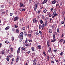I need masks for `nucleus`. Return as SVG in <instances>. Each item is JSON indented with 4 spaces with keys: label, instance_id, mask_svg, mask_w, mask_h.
Instances as JSON below:
<instances>
[{
    "label": "nucleus",
    "instance_id": "obj_16",
    "mask_svg": "<svg viewBox=\"0 0 65 65\" xmlns=\"http://www.w3.org/2000/svg\"><path fill=\"white\" fill-rule=\"evenodd\" d=\"M9 29V26H8L5 28V30H8Z\"/></svg>",
    "mask_w": 65,
    "mask_h": 65
},
{
    "label": "nucleus",
    "instance_id": "obj_10",
    "mask_svg": "<svg viewBox=\"0 0 65 65\" xmlns=\"http://www.w3.org/2000/svg\"><path fill=\"white\" fill-rule=\"evenodd\" d=\"M56 41V39L55 38H53V40L51 41L52 42H55Z\"/></svg>",
    "mask_w": 65,
    "mask_h": 65
},
{
    "label": "nucleus",
    "instance_id": "obj_4",
    "mask_svg": "<svg viewBox=\"0 0 65 65\" xmlns=\"http://www.w3.org/2000/svg\"><path fill=\"white\" fill-rule=\"evenodd\" d=\"M47 2V0H44V1L42 3V4H44V3H46Z\"/></svg>",
    "mask_w": 65,
    "mask_h": 65
},
{
    "label": "nucleus",
    "instance_id": "obj_59",
    "mask_svg": "<svg viewBox=\"0 0 65 65\" xmlns=\"http://www.w3.org/2000/svg\"><path fill=\"white\" fill-rule=\"evenodd\" d=\"M28 54H29V53H30V51H28L27 52Z\"/></svg>",
    "mask_w": 65,
    "mask_h": 65
},
{
    "label": "nucleus",
    "instance_id": "obj_32",
    "mask_svg": "<svg viewBox=\"0 0 65 65\" xmlns=\"http://www.w3.org/2000/svg\"><path fill=\"white\" fill-rule=\"evenodd\" d=\"M37 47H38L39 49H41V46L40 45L38 46Z\"/></svg>",
    "mask_w": 65,
    "mask_h": 65
},
{
    "label": "nucleus",
    "instance_id": "obj_62",
    "mask_svg": "<svg viewBox=\"0 0 65 65\" xmlns=\"http://www.w3.org/2000/svg\"><path fill=\"white\" fill-rule=\"evenodd\" d=\"M55 61L57 63H58V60L56 59L55 60Z\"/></svg>",
    "mask_w": 65,
    "mask_h": 65
},
{
    "label": "nucleus",
    "instance_id": "obj_42",
    "mask_svg": "<svg viewBox=\"0 0 65 65\" xmlns=\"http://www.w3.org/2000/svg\"><path fill=\"white\" fill-rule=\"evenodd\" d=\"M56 7H58L59 6V4H56Z\"/></svg>",
    "mask_w": 65,
    "mask_h": 65
},
{
    "label": "nucleus",
    "instance_id": "obj_20",
    "mask_svg": "<svg viewBox=\"0 0 65 65\" xmlns=\"http://www.w3.org/2000/svg\"><path fill=\"white\" fill-rule=\"evenodd\" d=\"M45 18V17L44 16V15H42V19L43 20H44V18Z\"/></svg>",
    "mask_w": 65,
    "mask_h": 65
},
{
    "label": "nucleus",
    "instance_id": "obj_33",
    "mask_svg": "<svg viewBox=\"0 0 65 65\" xmlns=\"http://www.w3.org/2000/svg\"><path fill=\"white\" fill-rule=\"evenodd\" d=\"M14 26H15V28H18V26L17 25H14Z\"/></svg>",
    "mask_w": 65,
    "mask_h": 65
},
{
    "label": "nucleus",
    "instance_id": "obj_48",
    "mask_svg": "<svg viewBox=\"0 0 65 65\" xmlns=\"http://www.w3.org/2000/svg\"><path fill=\"white\" fill-rule=\"evenodd\" d=\"M2 14H5V12H2Z\"/></svg>",
    "mask_w": 65,
    "mask_h": 65
},
{
    "label": "nucleus",
    "instance_id": "obj_31",
    "mask_svg": "<svg viewBox=\"0 0 65 65\" xmlns=\"http://www.w3.org/2000/svg\"><path fill=\"white\" fill-rule=\"evenodd\" d=\"M14 39V38L13 37H12V41H13Z\"/></svg>",
    "mask_w": 65,
    "mask_h": 65
},
{
    "label": "nucleus",
    "instance_id": "obj_54",
    "mask_svg": "<svg viewBox=\"0 0 65 65\" xmlns=\"http://www.w3.org/2000/svg\"><path fill=\"white\" fill-rule=\"evenodd\" d=\"M40 12V10H38V13H39V12Z\"/></svg>",
    "mask_w": 65,
    "mask_h": 65
},
{
    "label": "nucleus",
    "instance_id": "obj_35",
    "mask_svg": "<svg viewBox=\"0 0 65 65\" xmlns=\"http://www.w3.org/2000/svg\"><path fill=\"white\" fill-rule=\"evenodd\" d=\"M53 38H55V34H53Z\"/></svg>",
    "mask_w": 65,
    "mask_h": 65
},
{
    "label": "nucleus",
    "instance_id": "obj_49",
    "mask_svg": "<svg viewBox=\"0 0 65 65\" xmlns=\"http://www.w3.org/2000/svg\"><path fill=\"white\" fill-rule=\"evenodd\" d=\"M29 3H30L31 2V1H32V0H29Z\"/></svg>",
    "mask_w": 65,
    "mask_h": 65
},
{
    "label": "nucleus",
    "instance_id": "obj_9",
    "mask_svg": "<svg viewBox=\"0 0 65 65\" xmlns=\"http://www.w3.org/2000/svg\"><path fill=\"white\" fill-rule=\"evenodd\" d=\"M57 12L56 11H55L54 12H53V15H57L58 14L57 13H56Z\"/></svg>",
    "mask_w": 65,
    "mask_h": 65
},
{
    "label": "nucleus",
    "instance_id": "obj_23",
    "mask_svg": "<svg viewBox=\"0 0 65 65\" xmlns=\"http://www.w3.org/2000/svg\"><path fill=\"white\" fill-rule=\"evenodd\" d=\"M48 52L49 53H50L51 52V48H49L48 50Z\"/></svg>",
    "mask_w": 65,
    "mask_h": 65
},
{
    "label": "nucleus",
    "instance_id": "obj_2",
    "mask_svg": "<svg viewBox=\"0 0 65 65\" xmlns=\"http://www.w3.org/2000/svg\"><path fill=\"white\" fill-rule=\"evenodd\" d=\"M19 20V17H15L14 19V21H18Z\"/></svg>",
    "mask_w": 65,
    "mask_h": 65
},
{
    "label": "nucleus",
    "instance_id": "obj_60",
    "mask_svg": "<svg viewBox=\"0 0 65 65\" xmlns=\"http://www.w3.org/2000/svg\"><path fill=\"white\" fill-rule=\"evenodd\" d=\"M62 54H63V52H61V53H60V55H61V56H62Z\"/></svg>",
    "mask_w": 65,
    "mask_h": 65
},
{
    "label": "nucleus",
    "instance_id": "obj_27",
    "mask_svg": "<svg viewBox=\"0 0 65 65\" xmlns=\"http://www.w3.org/2000/svg\"><path fill=\"white\" fill-rule=\"evenodd\" d=\"M20 5L21 7H22L23 6V4L22 3H21L20 4Z\"/></svg>",
    "mask_w": 65,
    "mask_h": 65
},
{
    "label": "nucleus",
    "instance_id": "obj_24",
    "mask_svg": "<svg viewBox=\"0 0 65 65\" xmlns=\"http://www.w3.org/2000/svg\"><path fill=\"white\" fill-rule=\"evenodd\" d=\"M5 42L6 43H7V44H8V43H9V41H8L6 40L5 41Z\"/></svg>",
    "mask_w": 65,
    "mask_h": 65
},
{
    "label": "nucleus",
    "instance_id": "obj_28",
    "mask_svg": "<svg viewBox=\"0 0 65 65\" xmlns=\"http://www.w3.org/2000/svg\"><path fill=\"white\" fill-rule=\"evenodd\" d=\"M9 58L8 57V56H7V58H6V60H7V61H9Z\"/></svg>",
    "mask_w": 65,
    "mask_h": 65
},
{
    "label": "nucleus",
    "instance_id": "obj_40",
    "mask_svg": "<svg viewBox=\"0 0 65 65\" xmlns=\"http://www.w3.org/2000/svg\"><path fill=\"white\" fill-rule=\"evenodd\" d=\"M45 26H46L47 25V22H45L44 25Z\"/></svg>",
    "mask_w": 65,
    "mask_h": 65
},
{
    "label": "nucleus",
    "instance_id": "obj_34",
    "mask_svg": "<svg viewBox=\"0 0 65 65\" xmlns=\"http://www.w3.org/2000/svg\"><path fill=\"white\" fill-rule=\"evenodd\" d=\"M42 27V26L41 25H40L39 26V28L40 29H41V27Z\"/></svg>",
    "mask_w": 65,
    "mask_h": 65
},
{
    "label": "nucleus",
    "instance_id": "obj_13",
    "mask_svg": "<svg viewBox=\"0 0 65 65\" xmlns=\"http://www.w3.org/2000/svg\"><path fill=\"white\" fill-rule=\"evenodd\" d=\"M24 35L25 36H27V32L26 31H24Z\"/></svg>",
    "mask_w": 65,
    "mask_h": 65
},
{
    "label": "nucleus",
    "instance_id": "obj_57",
    "mask_svg": "<svg viewBox=\"0 0 65 65\" xmlns=\"http://www.w3.org/2000/svg\"><path fill=\"white\" fill-rule=\"evenodd\" d=\"M51 63H54V61H53V60H51Z\"/></svg>",
    "mask_w": 65,
    "mask_h": 65
},
{
    "label": "nucleus",
    "instance_id": "obj_26",
    "mask_svg": "<svg viewBox=\"0 0 65 65\" xmlns=\"http://www.w3.org/2000/svg\"><path fill=\"white\" fill-rule=\"evenodd\" d=\"M21 48L22 50H26V48L24 47H22Z\"/></svg>",
    "mask_w": 65,
    "mask_h": 65
},
{
    "label": "nucleus",
    "instance_id": "obj_43",
    "mask_svg": "<svg viewBox=\"0 0 65 65\" xmlns=\"http://www.w3.org/2000/svg\"><path fill=\"white\" fill-rule=\"evenodd\" d=\"M2 46V43H0V48L1 47V46Z\"/></svg>",
    "mask_w": 65,
    "mask_h": 65
},
{
    "label": "nucleus",
    "instance_id": "obj_29",
    "mask_svg": "<svg viewBox=\"0 0 65 65\" xmlns=\"http://www.w3.org/2000/svg\"><path fill=\"white\" fill-rule=\"evenodd\" d=\"M20 11H25V9H23L21 10Z\"/></svg>",
    "mask_w": 65,
    "mask_h": 65
},
{
    "label": "nucleus",
    "instance_id": "obj_53",
    "mask_svg": "<svg viewBox=\"0 0 65 65\" xmlns=\"http://www.w3.org/2000/svg\"><path fill=\"white\" fill-rule=\"evenodd\" d=\"M20 34H21V35H24V33L22 32H21L20 33Z\"/></svg>",
    "mask_w": 65,
    "mask_h": 65
},
{
    "label": "nucleus",
    "instance_id": "obj_30",
    "mask_svg": "<svg viewBox=\"0 0 65 65\" xmlns=\"http://www.w3.org/2000/svg\"><path fill=\"white\" fill-rule=\"evenodd\" d=\"M43 12L44 13H46V9H45L43 10Z\"/></svg>",
    "mask_w": 65,
    "mask_h": 65
},
{
    "label": "nucleus",
    "instance_id": "obj_15",
    "mask_svg": "<svg viewBox=\"0 0 65 65\" xmlns=\"http://www.w3.org/2000/svg\"><path fill=\"white\" fill-rule=\"evenodd\" d=\"M57 32H58V33H59V32H60V30L59 29V28H57Z\"/></svg>",
    "mask_w": 65,
    "mask_h": 65
},
{
    "label": "nucleus",
    "instance_id": "obj_46",
    "mask_svg": "<svg viewBox=\"0 0 65 65\" xmlns=\"http://www.w3.org/2000/svg\"><path fill=\"white\" fill-rule=\"evenodd\" d=\"M36 35H38V31H37L36 32Z\"/></svg>",
    "mask_w": 65,
    "mask_h": 65
},
{
    "label": "nucleus",
    "instance_id": "obj_41",
    "mask_svg": "<svg viewBox=\"0 0 65 65\" xmlns=\"http://www.w3.org/2000/svg\"><path fill=\"white\" fill-rule=\"evenodd\" d=\"M52 18H50V23H51V22L52 21Z\"/></svg>",
    "mask_w": 65,
    "mask_h": 65
},
{
    "label": "nucleus",
    "instance_id": "obj_7",
    "mask_svg": "<svg viewBox=\"0 0 65 65\" xmlns=\"http://www.w3.org/2000/svg\"><path fill=\"white\" fill-rule=\"evenodd\" d=\"M56 2V0H54L52 2V4H55Z\"/></svg>",
    "mask_w": 65,
    "mask_h": 65
},
{
    "label": "nucleus",
    "instance_id": "obj_1",
    "mask_svg": "<svg viewBox=\"0 0 65 65\" xmlns=\"http://www.w3.org/2000/svg\"><path fill=\"white\" fill-rule=\"evenodd\" d=\"M27 42V43H26ZM27 42H28V40L26 39L25 40V42H23V44H24V45L25 46H30L29 45V44H27Z\"/></svg>",
    "mask_w": 65,
    "mask_h": 65
},
{
    "label": "nucleus",
    "instance_id": "obj_61",
    "mask_svg": "<svg viewBox=\"0 0 65 65\" xmlns=\"http://www.w3.org/2000/svg\"><path fill=\"white\" fill-rule=\"evenodd\" d=\"M12 61H13V62L14 61V59L12 58Z\"/></svg>",
    "mask_w": 65,
    "mask_h": 65
},
{
    "label": "nucleus",
    "instance_id": "obj_45",
    "mask_svg": "<svg viewBox=\"0 0 65 65\" xmlns=\"http://www.w3.org/2000/svg\"><path fill=\"white\" fill-rule=\"evenodd\" d=\"M48 15H49L50 17H52V15L51 14H48Z\"/></svg>",
    "mask_w": 65,
    "mask_h": 65
},
{
    "label": "nucleus",
    "instance_id": "obj_36",
    "mask_svg": "<svg viewBox=\"0 0 65 65\" xmlns=\"http://www.w3.org/2000/svg\"><path fill=\"white\" fill-rule=\"evenodd\" d=\"M39 32L40 35H42V32H41V31H39Z\"/></svg>",
    "mask_w": 65,
    "mask_h": 65
},
{
    "label": "nucleus",
    "instance_id": "obj_63",
    "mask_svg": "<svg viewBox=\"0 0 65 65\" xmlns=\"http://www.w3.org/2000/svg\"><path fill=\"white\" fill-rule=\"evenodd\" d=\"M54 33L56 35H57V32H55Z\"/></svg>",
    "mask_w": 65,
    "mask_h": 65
},
{
    "label": "nucleus",
    "instance_id": "obj_38",
    "mask_svg": "<svg viewBox=\"0 0 65 65\" xmlns=\"http://www.w3.org/2000/svg\"><path fill=\"white\" fill-rule=\"evenodd\" d=\"M29 32H30V33L31 34V33H32V30H30V31H29Z\"/></svg>",
    "mask_w": 65,
    "mask_h": 65
},
{
    "label": "nucleus",
    "instance_id": "obj_14",
    "mask_svg": "<svg viewBox=\"0 0 65 65\" xmlns=\"http://www.w3.org/2000/svg\"><path fill=\"white\" fill-rule=\"evenodd\" d=\"M31 50L32 51H35V50H34V47H31Z\"/></svg>",
    "mask_w": 65,
    "mask_h": 65
},
{
    "label": "nucleus",
    "instance_id": "obj_50",
    "mask_svg": "<svg viewBox=\"0 0 65 65\" xmlns=\"http://www.w3.org/2000/svg\"><path fill=\"white\" fill-rule=\"evenodd\" d=\"M28 36H29V37H31V34H28Z\"/></svg>",
    "mask_w": 65,
    "mask_h": 65
},
{
    "label": "nucleus",
    "instance_id": "obj_3",
    "mask_svg": "<svg viewBox=\"0 0 65 65\" xmlns=\"http://www.w3.org/2000/svg\"><path fill=\"white\" fill-rule=\"evenodd\" d=\"M20 58V56H17V58L16 59V62H19V60Z\"/></svg>",
    "mask_w": 65,
    "mask_h": 65
},
{
    "label": "nucleus",
    "instance_id": "obj_51",
    "mask_svg": "<svg viewBox=\"0 0 65 65\" xmlns=\"http://www.w3.org/2000/svg\"><path fill=\"white\" fill-rule=\"evenodd\" d=\"M33 65H36V62H34L33 63Z\"/></svg>",
    "mask_w": 65,
    "mask_h": 65
},
{
    "label": "nucleus",
    "instance_id": "obj_8",
    "mask_svg": "<svg viewBox=\"0 0 65 65\" xmlns=\"http://www.w3.org/2000/svg\"><path fill=\"white\" fill-rule=\"evenodd\" d=\"M48 33H52L53 32V30L50 29L48 30Z\"/></svg>",
    "mask_w": 65,
    "mask_h": 65
},
{
    "label": "nucleus",
    "instance_id": "obj_21",
    "mask_svg": "<svg viewBox=\"0 0 65 65\" xmlns=\"http://www.w3.org/2000/svg\"><path fill=\"white\" fill-rule=\"evenodd\" d=\"M47 44L48 46V47H49L50 46V45L49 44V42L48 41H47Z\"/></svg>",
    "mask_w": 65,
    "mask_h": 65
},
{
    "label": "nucleus",
    "instance_id": "obj_5",
    "mask_svg": "<svg viewBox=\"0 0 65 65\" xmlns=\"http://www.w3.org/2000/svg\"><path fill=\"white\" fill-rule=\"evenodd\" d=\"M20 48H21V47H19L17 51V54H19L20 53L21 51V49Z\"/></svg>",
    "mask_w": 65,
    "mask_h": 65
},
{
    "label": "nucleus",
    "instance_id": "obj_64",
    "mask_svg": "<svg viewBox=\"0 0 65 65\" xmlns=\"http://www.w3.org/2000/svg\"><path fill=\"white\" fill-rule=\"evenodd\" d=\"M65 43V41L64 40L63 41V43L64 44Z\"/></svg>",
    "mask_w": 65,
    "mask_h": 65
},
{
    "label": "nucleus",
    "instance_id": "obj_11",
    "mask_svg": "<svg viewBox=\"0 0 65 65\" xmlns=\"http://www.w3.org/2000/svg\"><path fill=\"white\" fill-rule=\"evenodd\" d=\"M23 35H20V37H19V38L20 39H23Z\"/></svg>",
    "mask_w": 65,
    "mask_h": 65
},
{
    "label": "nucleus",
    "instance_id": "obj_44",
    "mask_svg": "<svg viewBox=\"0 0 65 65\" xmlns=\"http://www.w3.org/2000/svg\"><path fill=\"white\" fill-rule=\"evenodd\" d=\"M23 21V20L22 19H21L20 20V22H22V21Z\"/></svg>",
    "mask_w": 65,
    "mask_h": 65
},
{
    "label": "nucleus",
    "instance_id": "obj_17",
    "mask_svg": "<svg viewBox=\"0 0 65 65\" xmlns=\"http://www.w3.org/2000/svg\"><path fill=\"white\" fill-rule=\"evenodd\" d=\"M57 15H54L53 16H52V18H53V19H54V18H55L56 17H57Z\"/></svg>",
    "mask_w": 65,
    "mask_h": 65
},
{
    "label": "nucleus",
    "instance_id": "obj_56",
    "mask_svg": "<svg viewBox=\"0 0 65 65\" xmlns=\"http://www.w3.org/2000/svg\"><path fill=\"white\" fill-rule=\"evenodd\" d=\"M1 54H2V55H4V52H2L1 53Z\"/></svg>",
    "mask_w": 65,
    "mask_h": 65
},
{
    "label": "nucleus",
    "instance_id": "obj_55",
    "mask_svg": "<svg viewBox=\"0 0 65 65\" xmlns=\"http://www.w3.org/2000/svg\"><path fill=\"white\" fill-rule=\"evenodd\" d=\"M36 59H34V60L33 62H36Z\"/></svg>",
    "mask_w": 65,
    "mask_h": 65
},
{
    "label": "nucleus",
    "instance_id": "obj_18",
    "mask_svg": "<svg viewBox=\"0 0 65 65\" xmlns=\"http://www.w3.org/2000/svg\"><path fill=\"white\" fill-rule=\"evenodd\" d=\"M63 39H60V40H59L60 42H63Z\"/></svg>",
    "mask_w": 65,
    "mask_h": 65
},
{
    "label": "nucleus",
    "instance_id": "obj_22",
    "mask_svg": "<svg viewBox=\"0 0 65 65\" xmlns=\"http://www.w3.org/2000/svg\"><path fill=\"white\" fill-rule=\"evenodd\" d=\"M36 19H33V22L34 23H35L36 22Z\"/></svg>",
    "mask_w": 65,
    "mask_h": 65
},
{
    "label": "nucleus",
    "instance_id": "obj_52",
    "mask_svg": "<svg viewBox=\"0 0 65 65\" xmlns=\"http://www.w3.org/2000/svg\"><path fill=\"white\" fill-rule=\"evenodd\" d=\"M29 42H32V40L30 39L29 40Z\"/></svg>",
    "mask_w": 65,
    "mask_h": 65
},
{
    "label": "nucleus",
    "instance_id": "obj_25",
    "mask_svg": "<svg viewBox=\"0 0 65 65\" xmlns=\"http://www.w3.org/2000/svg\"><path fill=\"white\" fill-rule=\"evenodd\" d=\"M40 24H43V21H42V20H41L40 21Z\"/></svg>",
    "mask_w": 65,
    "mask_h": 65
},
{
    "label": "nucleus",
    "instance_id": "obj_47",
    "mask_svg": "<svg viewBox=\"0 0 65 65\" xmlns=\"http://www.w3.org/2000/svg\"><path fill=\"white\" fill-rule=\"evenodd\" d=\"M12 14H13L12 13H10V16H12Z\"/></svg>",
    "mask_w": 65,
    "mask_h": 65
},
{
    "label": "nucleus",
    "instance_id": "obj_19",
    "mask_svg": "<svg viewBox=\"0 0 65 65\" xmlns=\"http://www.w3.org/2000/svg\"><path fill=\"white\" fill-rule=\"evenodd\" d=\"M16 33H19V29H16Z\"/></svg>",
    "mask_w": 65,
    "mask_h": 65
},
{
    "label": "nucleus",
    "instance_id": "obj_39",
    "mask_svg": "<svg viewBox=\"0 0 65 65\" xmlns=\"http://www.w3.org/2000/svg\"><path fill=\"white\" fill-rule=\"evenodd\" d=\"M10 50H11V52L13 51V48H10Z\"/></svg>",
    "mask_w": 65,
    "mask_h": 65
},
{
    "label": "nucleus",
    "instance_id": "obj_12",
    "mask_svg": "<svg viewBox=\"0 0 65 65\" xmlns=\"http://www.w3.org/2000/svg\"><path fill=\"white\" fill-rule=\"evenodd\" d=\"M12 30L13 31L14 33H16V31H15V29L14 28H12Z\"/></svg>",
    "mask_w": 65,
    "mask_h": 65
},
{
    "label": "nucleus",
    "instance_id": "obj_6",
    "mask_svg": "<svg viewBox=\"0 0 65 65\" xmlns=\"http://www.w3.org/2000/svg\"><path fill=\"white\" fill-rule=\"evenodd\" d=\"M37 4H38V3L36 4L35 5L34 10L35 11L36 10V9H37Z\"/></svg>",
    "mask_w": 65,
    "mask_h": 65
},
{
    "label": "nucleus",
    "instance_id": "obj_58",
    "mask_svg": "<svg viewBox=\"0 0 65 65\" xmlns=\"http://www.w3.org/2000/svg\"><path fill=\"white\" fill-rule=\"evenodd\" d=\"M23 29L24 30H25V29H26V28L25 27H23Z\"/></svg>",
    "mask_w": 65,
    "mask_h": 65
},
{
    "label": "nucleus",
    "instance_id": "obj_37",
    "mask_svg": "<svg viewBox=\"0 0 65 65\" xmlns=\"http://www.w3.org/2000/svg\"><path fill=\"white\" fill-rule=\"evenodd\" d=\"M61 24H64V21H61Z\"/></svg>",
    "mask_w": 65,
    "mask_h": 65
}]
</instances>
